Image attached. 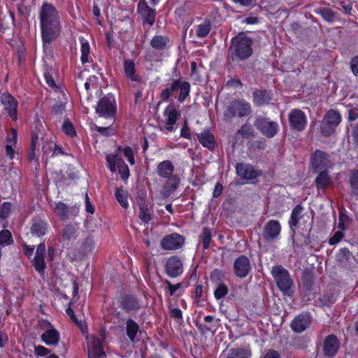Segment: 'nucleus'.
I'll return each instance as SVG.
<instances>
[{"mask_svg": "<svg viewBox=\"0 0 358 358\" xmlns=\"http://www.w3.org/2000/svg\"><path fill=\"white\" fill-rule=\"evenodd\" d=\"M50 329L45 330L41 336V341L48 345H57L60 339V334L59 331L52 327Z\"/></svg>", "mask_w": 358, "mask_h": 358, "instance_id": "7c9ffc66", "label": "nucleus"}, {"mask_svg": "<svg viewBox=\"0 0 358 358\" xmlns=\"http://www.w3.org/2000/svg\"><path fill=\"white\" fill-rule=\"evenodd\" d=\"M74 300L71 299L68 303V307L66 309V315L70 317V319L78 327L82 326V322L78 320L77 318L73 308L72 305L74 303Z\"/></svg>", "mask_w": 358, "mask_h": 358, "instance_id": "603ef678", "label": "nucleus"}, {"mask_svg": "<svg viewBox=\"0 0 358 358\" xmlns=\"http://www.w3.org/2000/svg\"><path fill=\"white\" fill-rule=\"evenodd\" d=\"M350 69L352 73L355 76H358V55L353 57L350 61Z\"/></svg>", "mask_w": 358, "mask_h": 358, "instance_id": "774afa93", "label": "nucleus"}, {"mask_svg": "<svg viewBox=\"0 0 358 358\" xmlns=\"http://www.w3.org/2000/svg\"><path fill=\"white\" fill-rule=\"evenodd\" d=\"M199 239L201 241L203 250H205L208 249L212 241L211 229L207 227L203 228L202 231L199 235Z\"/></svg>", "mask_w": 358, "mask_h": 358, "instance_id": "79ce46f5", "label": "nucleus"}, {"mask_svg": "<svg viewBox=\"0 0 358 358\" xmlns=\"http://www.w3.org/2000/svg\"><path fill=\"white\" fill-rule=\"evenodd\" d=\"M250 113V103L245 99H238L233 100L229 103L224 113V115L229 118L236 116L238 117H244L249 115Z\"/></svg>", "mask_w": 358, "mask_h": 358, "instance_id": "1a4fd4ad", "label": "nucleus"}, {"mask_svg": "<svg viewBox=\"0 0 358 358\" xmlns=\"http://www.w3.org/2000/svg\"><path fill=\"white\" fill-rule=\"evenodd\" d=\"M350 184L354 194L358 195V169L355 170L350 178Z\"/></svg>", "mask_w": 358, "mask_h": 358, "instance_id": "6e6d98bb", "label": "nucleus"}, {"mask_svg": "<svg viewBox=\"0 0 358 358\" xmlns=\"http://www.w3.org/2000/svg\"><path fill=\"white\" fill-rule=\"evenodd\" d=\"M39 146V136L36 131H33L31 134L30 150H36Z\"/></svg>", "mask_w": 358, "mask_h": 358, "instance_id": "338daca9", "label": "nucleus"}, {"mask_svg": "<svg viewBox=\"0 0 358 358\" xmlns=\"http://www.w3.org/2000/svg\"><path fill=\"white\" fill-rule=\"evenodd\" d=\"M62 131L69 137L73 138L77 136V132L75 127L69 118L64 120L62 125Z\"/></svg>", "mask_w": 358, "mask_h": 358, "instance_id": "c03bdc74", "label": "nucleus"}, {"mask_svg": "<svg viewBox=\"0 0 358 358\" xmlns=\"http://www.w3.org/2000/svg\"><path fill=\"white\" fill-rule=\"evenodd\" d=\"M235 170L238 176L246 180H253L262 175L261 169H255L251 164L243 162L236 163Z\"/></svg>", "mask_w": 358, "mask_h": 358, "instance_id": "dca6fc26", "label": "nucleus"}, {"mask_svg": "<svg viewBox=\"0 0 358 358\" xmlns=\"http://www.w3.org/2000/svg\"><path fill=\"white\" fill-rule=\"evenodd\" d=\"M13 242L11 232L8 229L0 231V245H9Z\"/></svg>", "mask_w": 358, "mask_h": 358, "instance_id": "5fc2aeb1", "label": "nucleus"}, {"mask_svg": "<svg viewBox=\"0 0 358 358\" xmlns=\"http://www.w3.org/2000/svg\"><path fill=\"white\" fill-rule=\"evenodd\" d=\"M251 263L250 259L241 255L235 259L233 264L234 275L239 278H244L251 272Z\"/></svg>", "mask_w": 358, "mask_h": 358, "instance_id": "a211bd4d", "label": "nucleus"}, {"mask_svg": "<svg viewBox=\"0 0 358 358\" xmlns=\"http://www.w3.org/2000/svg\"><path fill=\"white\" fill-rule=\"evenodd\" d=\"M271 274L279 290L285 294H288L293 286V280L289 271L282 265H275L272 267Z\"/></svg>", "mask_w": 358, "mask_h": 358, "instance_id": "423d86ee", "label": "nucleus"}, {"mask_svg": "<svg viewBox=\"0 0 358 358\" xmlns=\"http://www.w3.org/2000/svg\"><path fill=\"white\" fill-rule=\"evenodd\" d=\"M34 353L38 357H45L48 355L50 353V350L43 346V345H35L34 346Z\"/></svg>", "mask_w": 358, "mask_h": 358, "instance_id": "69168bd1", "label": "nucleus"}, {"mask_svg": "<svg viewBox=\"0 0 358 358\" xmlns=\"http://www.w3.org/2000/svg\"><path fill=\"white\" fill-rule=\"evenodd\" d=\"M303 207L301 204H297L292 210L288 221L290 229L294 231L295 228L298 227L300 220L302 218L303 214Z\"/></svg>", "mask_w": 358, "mask_h": 358, "instance_id": "72a5a7b5", "label": "nucleus"}, {"mask_svg": "<svg viewBox=\"0 0 358 358\" xmlns=\"http://www.w3.org/2000/svg\"><path fill=\"white\" fill-rule=\"evenodd\" d=\"M55 72L52 69H46L44 71V79L45 80L46 84L55 92H61V87L59 85H57L54 80Z\"/></svg>", "mask_w": 358, "mask_h": 358, "instance_id": "4c0bfd02", "label": "nucleus"}, {"mask_svg": "<svg viewBox=\"0 0 358 358\" xmlns=\"http://www.w3.org/2000/svg\"><path fill=\"white\" fill-rule=\"evenodd\" d=\"M48 223L40 218H33L31 222L30 232L33 236L41 238L48 231Z\"/></svg>", "mask_w": 358, "mask_h": 358, "instance_id": "cd10ccee", "label": "nucleus"}, {"mask_svg": "<svg viewBox=\"0 0 358 358\" xmlns=\"http://www.w3.org/2000/svg\"><path fill=\"white\" fill-rule=\"evenodd\" d=\"M222 358H251L252 351L249 346L230 348L222 353Z\"/></svg>", "mask_w": 358, "mask_h": 358, "instance_id": "c85d7f7f", "label": "nucleus"}, {"mask_svg": "<svg viewBox=\"0 0 358 358\" xmlns=\"http://www.w3.org/2000/svg\"><path fill=\"white\" fill-rule=\"evenodd\" d=\"M178 90L180 93L177 97V100L179 103H183L189 96L191 85L189 82L182 80L180 73L178 78L173 80L170 85L161 92L159 95L161 101H169L173 93Z\"/></svg>", "mask_w": 358, "mask_h": 358, "instance_id": "20e7f679", "label": "nucleus"}, {"mask_svg": "<svg viewBox=\"0 0 358 358\" xmlns=\"http://www.w3.org/2000/svg\"><path fill=\"white\" fill-rule=\"evenodd\" d=\"M313 317L308 311L296 315L290 322L291 329L296 334H301L310 328Z\"/></svg>", "mask_w": 358, "mask_h": 358, "instance_id": "9b49d317", "label": "nucleus"}, {"mask_svg": "<svg viewBox=\"0 0 358 358\" xmlns=\"http://www.w3.org/2000/svg\"><path fill=\"white\" fill-rule=\"evenodd\" d=\"M12 203L9 201L3 202L1 205L0 218L3 220L7 219L11 212Z\"/></svg>", "mask_w": 358, "mask_h": 358, "instance_id": "4d7b16f0", "label": "nucleus"}, {"mask_svg": "<svg viewBox=\"0 0 358 358\" xmlns=\"http://www.w3.org/2000/svg\"><path fill=\"white\" fill-rule=\"evenodd\" d=\"M165 284L167 285V287L169 292V296H175L178 290L182 289V282H178L176 285H173L169 280H166Z\"/></svg>", "mask_w": 358, "mask_h": 358, "instance_id": "052dcab7", "label": "nucleus"}, {"mask_svg": "<svg viewBox=\"0 0 358 358\" xmlns=\"http://www.w3.org/2000/svg\"><path fill=\"white\" fill-rule=\"evenodd\" d=\"M341 348V342L335 334L327 336L322 344V353L327 358H334Z\"/></svg>", "mask_w": 358, "mask_h": 358, "instance_id": "f3484780", "label": "nucleus"}, {"mask_svg": "<svg viewBox=\"0 0 358 358\" xmlns=\"http://www.w3.org/2000/svg\"><path fill=\"white\" fill-rule=\"evenodd\" d=\"M329 155L320 150H316L310 157V164L313 172L329 170L331 162Z\"/></svg>", "mask_w": 358, "mask_h": 358, "instance_id": "f8f14e48", "label": "nucleus"}, {"mask_svg": "<svg viewBox=\"0 0 358 358\" xmlns=\"http://www.w3.org/2000/svg\"><path fill=\"white\" fill-rule=\"evenodd\" d=\"M352 254L348 248H342L336 255V260L342 266H346Z\"/></svg>", "mask_w": 358, "mask_h": 358, "instance_id": "37998d69", "label": "nucleus"}, {"mask_svg": "<svg viewBox=\"0 0 358 358\" xmlns=\"http://www.w3.org/2000/svg\"><path fill=\"white\" fill-rule=\"evenodd\" d=\"M123 153L124 157L127 159L129 163L131 165H134L135 164V159L134 155V150L131 147L126 146L123 148Z\"/></svg>", "mask_w": 358, "mask_h": 358, "instance_id": "bf43d9fd", "label": "nucleus"}, {"mask_svg": "<svg viewBox=\"0 0 358 358\" xmlns=\"http://www.w3.org/2000/svg\"><path fill=\"white\" fill-rule=\"evenodd\" d=\"M343 237V232L342 231H337L329 238L328 243L330 245H334L338 243Z\"/></svg>", "mask_w": 358, "mask_h": 358, "instance_id": "0e129e2a", "label": "nucleus"}, {"mask_svg": "<svg viewBox=\"0 0 358 358\" xmlns=\"http://www.w3.org/2000/svg\"><path fill=\"white\" fill-rule=\"evenodd\" d=\"M126 334L129 341L133 343L139 341L138 334H141L139 324L133 319L129 318L126 321Z\"/></svg>", "mask_w": 358, "mask_h": 358, "instance_id": "c756f323", "label": "nucleus"}, {"mask_svg": "<svg viewBox=\"0 0 358 358\" xmlns=\"http://www.w3.org/2000/svg\"><path fill=\"white\" fill-rule=\"evenodd\" d=\"M138 12L142 17L143 24L152 26L155 21L156 10L150 8L145 0H140L137 6Z\"/></svg>", "mask_w": 358, "mask_h": 358, "instance_id": "4be33fe9", "label": "nucleus"}, {"mask_svg": "<svg viewBox=\"0 0 358 358\" xmlns=\"http://www.w3.org/2000/svg\"><path fill=\"white\" fill-rule=\"evenodd\" d=\"M76 229L72 224H66L62 232V238L64 241H71L75 237Z\"/></svg>", "mask_w": 358, "mask_h": 358, "instance_id": "864d4df0", "label": "nucleus"}, {"mask_svg": "<svg viewBox=\"0 0 358 358\" xmlns=\"http://www.w3.org/2000/svg\"><path fill=\"white\" fill-rule=\"evenodd\" d=\"M32 266L39 273H43L46 268L44 257H34L32 260Z\"/></svg>", "mask_w": 358, "mask_h": 358, "instance_id": "49530a36", "label": "nucleus"}, {"mask_svg": "<svg viewBox=\"0 0 358 358\" xmlns=\"http://www.w3.org/2000/svg\"><path fill=\"white\" fill-rule=\"evenodd\" d=\"M66 103L62 101H57L52 106V113L56 116L62 115L66 110Z\"/></svg>", "mask_w": 358, "mask_h": 358, "instance_id": "13d9d810", "label": "nucleus"}, {"mask_svg": "<svg viewBox=\"0 0 358 358\" xmlns=\"http://www.w3.org/2000/svg\"><path fill=\"white\" fill-rule=\"evenodd\" d=\"M229 292L228 287L224 283L217 284V287L214 290V297L217 300L223 299Z\"/></svg>", "mask_w": 358, "mask_h": 358, "instance_id": "3c124183", "label": "nucleus"}, {"mask_svg": "<svg viewBox=\"0 0 358 358\" xmlns=\"http://www.w3.org/2000/svg\"><path fill=\"white\" fill-rule=\"evenodd\" d=\"M252 43V38L243 32L233 37L229 48L231 61L239 63L250 57L253 53Z\"/></svg>", "mask_w": 358, "mask_h": 358, "instance_id": "f03ea898", "label": "nucleus"}, {"mask_svg": "<svg viewBox=\"0 0 358 358\" xmlns=\"http://www.w3.org/2000/svg\"><path fill=\"white\" fill-rule=\"evenodd\" d=\"M255 128L265 137L273 138L279 131V125L275 121H271L268 118L257 116L254 122Z\"/></svg>", "mask_w": 358, "mask_h": 358, "instance_id": "9d476101", "label": "nucleus"}, {"mask_svg": "<svg viewBox=\"0 0 358 358\" xmlns=\"http://www.w3.org/2000/svg\"><path fill=\"white\" fill-rule=\"evenodd\" d=\"M117 304L127 314L137 313L143 307L141 299L131 293H122L117 298Z\"/></svg>", "mask_w": 358, "mask_h": 358, "instance_id": "6e6552de", "label": "nucleus"}, {"mask_svg": "<svg viewBox=\"0 0 358 358\" xmlns=\"http://www.w3.org/2000/svg\"><path fill=\"white\" fill-rule=\"evenodd\" d=\"M95 249V241L92 236L85 238L79 248V258H83L85 256L92 253Z\"/></svg>", "mask_w": 358, "mask_h": 358, "instance_id": "2f4dec72", "label": "nucleus"}, {"mask_svg": "<svg viewBox=\"0 0 358 358\" xmlns=\"http://www.w3.org/2000/svg\"><path fill=\"white\" fill-rule=\"evenodd\" d=\"M272 100V94L267 90L256 89L252 92V102L256 107L268 105Z\"/></svg>", "mask_w": 358, "mask_h": 358, "instance_id": "393cba45", "label": "nucleus"}, {"mask_svg": "<svg viewBox=\"0 0 358 358\" xmlns=\"http://www.w3.org/2000/svg\"><path fill=\"white\" fill-rule=\"evenodd\" d=\"M212 29L210 20L206 19L202 23L196 25V35L199 38H206Z\"/></svg>", "mask_w": 358, "mask_h": 358, "instance_id": "e433bc0d", "label": "nucleus"}, {"mask_svg": "<svg viewBox=\"0 0 358 358\" xmlns=\"http://www.w3.org/2000/svg\"><path fill=\"white\" fill-rule=\"evenodd\" d=\"M107 167L112 172L115 173L117 171V166L121 164H124V160L119 157L117 154H109L106 157Z\"/></svg>", "mask_w": 358, "mask_h": 358, "instance_id": "c9c22d12", "label": "nucleus"}, {"mask_svg": "<svg viewBox=\"0 0 358 358\" xmlns=\"http://www.w3.org/2000/svg\"><path fill=\"white\" fill-rule=\"evenodd\" d=\"M282 231L280 222L276 220H268L263 229V239L266 242L275 241L279 238Z\"/></svg>", "mask_w": 358, "mask_h": 358, "instance_id": "aec40b11", "label": "nucleus"}, {"mask_svg": "<svg viewBox=\"0 0 358 358\" xmlns=\"http://www.w3.org/2000/svg\"><path fill=\"white\" fill-rule=\"evenodd\" d=\"M88 358H103L106 356L103 350V341L96 336H87Z\"/></svg>", "mask_w": 358, "mask_h": 358, "instance_id": "6ab92c4d", "label": "nucleus"}, {"mask_svg": "<svg viewBox=\"0 0 358 358\" xmlns=\"http://www.w3.org/2000/svg\"><path fill=\"white\" fill-rule=\"evenodd\" d=\"M164 116L166 117L165 128L172 132L174 129V124L180 117V112L177 110L173 104H169L163 112Z\"/></svg>", "mask_w": 358, "mask_h": 358, "instance_id": "5701e85b", "label": "nucleus"}, {"mask_svg": "<svg viewBox=\"0 0 358 358\" xmlns=\"http://www.w3.org/2000/svg\"><path fill=\"white\" fill-rule=\"evenodd\" d=\"M224 273L219 269L215 268L210 273V280L213 284L223 283L222 280L224 278Z\"/></svg>", "mask_w": 358, "mask_h": 358, "instance_id": "09e8293b", "label": "nucleus"}, {"mask_svg": "<svg viewBox=\"0 0 358 358\" xmlns=\"http://www.w3.org/2000/svg\"><path fill=\"white\" fill-rule=\"evenodd\" d=\"M166 274L172 278L180 276L183 271V261L178 255H172L169 257L164 266Z\"/></svg>", "mask_w": 358, "mask_h": 358, "instance_id": "ddd939ff", "label": "nucleus"}, {"mask_svg": "<svg viewBox=\"0 0 358 358\" xmlns=\"http://www.w3.org/2000/svg\"><path fill=\"white\" fill-rule=\"evenodd\" d=\"M341 120V115L338 110L329 109L325 113L320 125L322 135L324 137H329L333 135Z\"/></svg>", "mask_w": 358, "mask_h": 358, "instance_id": "0eeeda50", "label": "nucleus"}, {"mask_svg": "<svg viewBox=\"0 0 358 358\" xmlns=\"http://www.w3.org/2000/svg\"><path fill=\"white\" fill-rule=\"evenodd\" d=\"M319 14L322 17V18L328 22H333L336 18L335 12L331 9L330 8L324 7L322 8L319 12Z\"/></svg>", "mask_w": 358, "mask_h": 358, "instance_id": "de8ad7c7", "label": "nucleus"}, {"mask_svg": "<svg viewBox=\"0 0 358 358\" xmlns=\"http://www.w3.org/2000/svg\"><path fill=\"white\" fill-rule=\"evenodd\" d=\"M290 128L296 131H302L307 125V117L305 113L299 108L292 109L288 115Z\"/></svg>", "mask_w": 358, "mask_h": 358, "instance_id": "2eb2a0df", "label": "nucleus"}, {"mask_svg": "<svg viewBox=\"0 0 358 358\" xmlns=\"http://www.w3.org/2000/svg\"><path fill=\"white\" fill-rule=\"evenodd\" d=\"M55 210L61 220L66 221L69 219V207L66 203L59 201L55 204Z\"/></svg>", "mask_w": 358, "mask_h": 358, "instance_id": "a18cd8bd", "label": "nucleus"}, {"mask_svg": "<svg viewBox=\"0 0 358 358\" xmlns=\"http://www.w3.org/2000/svg\"><path fill=\"white\" fill-rule=\"evenodd\" d=\"M139 219L144 223L148 224L152 219L153 210L148 207V204L138 206Z\"/></svg>", "mask_w": 358, "mask_h": 358, "instance_id": "ea45409f", "label": "nucleus"}, {"mask_svg": "<svg viewBox=\"0 0 358 358\" xmlns=\"http://www.w3.org/2000/svg\"><path fill=\"white\" fill-rule=\"evenodd\" d=\"M174 169L173 164L170 160L162 161L157 166L158 176L166 179L161 190V194L164 198L169 197L177 189L179 185V179L173 175Z\"/></svg>", "mask_w": 358, "mask_h": 358, "instance_id": "7ed1b4c3", "label": "nucleus"}, {"mask_svg": "<svg viewBox=\"0 0 358 358\" xmlns=\"http://www.w3.org/2000/svg\"><path fill=\"white\" fill-rule=\"evenodd\" d=\"M128 194V192L122 187L115 188V196L120 205L124 209L129 208Z\"/></svg>", "mask_w": 358, "mask_h": 358, "instance_id": "a19ab883", "label": "nucleus"}, {"mask_svg": "<svg viewBox=\"0 0 358 358\" xmlns=\"http://www.w3.org/2000/svg\"><path fill=\"white\" fill-rule=\"evenodd\" d=\"M196 137L199 143L210 151L213 152L217 148L215 136L209 129L196 134Z\"/></svg>", "mask_w": 358, "mask_h": 358, "instance_id": "a878e982", "label": "nucleus"}, {"mask_svg": "<svg viewBox=\"0 0 358 358\" xmlns=\"http://www.w3.org/2000/svg\"><path fill=\"white\" fill-rule=\"evenodd\" d=\"M96 113L101 117L112 119L115 122L117 115V104L115 96L108 94L101 97L97 103Z\"/></svg>", "mask_w": 358, "mask_h": 358, "instance_id": "39448f33", "label": "nucleus"}, {"mask_svg": "<svg viewBox=\"0 0 358 358\" xmlns=\"http://www.w3.org/2000/svg\"><path fill=\"white\" fill-rule=\"evenodd\" d=\"M38 19L43 44H51L62 32L59 10L52 3L43 1L39 9Z\"/></svg>", "mask_w": 358, "mask_h": 358, "instance_id": "f257e3e1", "label": "nucleus"}, {"mask_svg": "<svg viewBox=\"0 0 358 358\" xmlns=\"http://www.w3.org/2000/svg\"><path fill=\"white\" fill-rule=\"evenodd\" d=\"M238 134L244 138H250L254 135V131L250 125L245 124L238 130Z\"/></svg>", "mask_w": 358, "mask_h": 358, "instance_id": "680f3d73", "label": "nucleus"}, {"mask_svg": "<svg viewBox=\"0 0 358 358\" xmlns=\"http://www.w3.org/2000/svg\"><path fill=\"white\" fill-rule=\"evenodd\" d=\"M203 320L206 323H208V324L203 325L199 324V322H196L195 324L199 331L201 334H206L212 331L213 327H215V317L213 315H206L204 317Z\"/></svg>", "mask_w": 358, "mask_h": 358, "instance_id": "58836bf2", "label": "nucleus"}, {"mask_svg": "<svg viewBox=\"0 0 358 358\" xmlns=\"http://www.w3.org/2000/svg\"><path fill=\"white\" fill-rule=\"evenodd\" d=\"M330 183L331 178L329 174V170H323L322 171H319V173L315 180L316 189L318 190L324 189L328 187Z\"/></svg>", "mask_w": 358, "mask_h": 358, "instance_id": "f704fd0d", "label": "nucleus"}, {"mask_svg": "<svg viewBox=\"0 0 358 358\" xmlns=\"http://www.w3.org/2000/svg\"><path fill=\"white\" fill-rule=\"evenodd\" d=\"M119 173L121 176V178L122 180L126 181L129 178L130 176V171L129 166L125 164L124 162V164H121L119 166Z\"/></svg>", "mask_w": 358, "mask_h": 358, "instance_id": "e2e57ef3", "label": "nucleus"}, {"mask_svg": "<svg viewBox=\"0 0 358 358\" xmlns=\"http://www.w3.org/2000/svg\"><path fill=\"white\" fill-rule=\"evenodd\" d=\"M0 103L13 121L17 120V100L9 92L0 94Z\"/></svg>", "mask_w": 358, "mask_h": 358, "instance_id": "4468645a", "label": "nucleus"}, {"mask_svg": "<svg viewBox=\"0 0 358 358\" xmlns=\"http://www.w3.org/2000/svg\"><path fill=\"white\" fill-rule=\"evenodd\" d=\"M150 45L158 52H164L171 48V40L167 36L156 34L150 40Z\"/></svg>", "mask_w": 358, "mask_h": 358, "instance_id": "bb28decb", "label": "nucleus"}, {"mask_svg": "<svg viewBox=\"0 0 358 358\" xmlns=\"http://www.w3.org/2000/svg\"><path fill=\"white\" fill-rule=\"evenodd\" d=\"M185 243L184 237L178 234L172 233L165 236L160 242V246L165 250H175L180 248Z\"/></svg>", "mask_w": 358, "mask_h": 358, "instance_id": "412c9836", "label": "nucleus"}, {"mask_svg": "<svg viewBox=\"0 0 358 358\" xmlns=\"http://www.w3.org/2000/svg\"><path fill=\"white\" fill-rule=\"evenodd\" d=\"M123 71L126 78L132 82L143 83L142 77L136 73L135 62L133 59H127L123 62Z\"/></svg>", "mask_w": 358, "mask_h": 358, "instance_id": "b1692460", "label": "nucleus"}, {"mask_svg": "<svg viewBox=\"0 0 358 358\" xmlns=\"http://www.w3.org/2000/svg\"><path fill=\"white\" fill-rule=\"evenodd\" d=\"M302 282L307 290H310L313 285L314 275L311 271H304L302 274Z\"/></svg>", "mask_w": 358, "mask_h": 358, "instance_id": "8fccbe9b", "label": "nucleus"}, {"mask_svg": "<svg viewBox=\"0 0 358 358\" xmlns=\"http://www.w3.org/2000/svg\"><path fill=\"white\" fill-rule=\"evenodd\" d=\"M79 41L80 42V61L83 65L90 63L92 62V59L90 56V45L89 41L84 38V36H80Z\"/></svg>", "mask_w": 358, "mask_h": 358, "instance_id": "473e14b6", "label": "nucleus"}]
</instances>
